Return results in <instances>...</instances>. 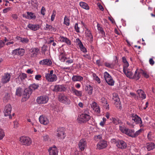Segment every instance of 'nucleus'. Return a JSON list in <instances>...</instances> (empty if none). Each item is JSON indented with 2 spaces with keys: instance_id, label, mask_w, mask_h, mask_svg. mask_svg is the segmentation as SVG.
Wrapping results in <instances>:
<instances>
[{
  "instance_id": "f257e3e1",
  "label": "nucleus",
  "mask_w": 155,
  "mask_h": 155,
  "mask_svg": "<svg viewBox=\"0 0 155 155\" xmlns=\"http://www.w3.org/2000/svg\"><path fill=\"white\" fill-rule=\"evenodd\" d=\"M91 118V116L86 114H82L78 115L77 120L79 123H84L88 121Z\"/></svg>"
},
{
  "instance_id": "f03ea898",
  "label": "nucleus",
  "mask_w": 155,
  "mask_h": 155,
  "mask_svg": "<svg viewBox=\"0 0 155 155\" xmlns=\"http://www.w3.org/2000/svg\"><path fill=\"white\" fill-rule=\"evenodd\" d=\"M20 141L21 144L23 145L28 146L31 144L32 141L28 137L22 136L20 138Z\"/></svg>"
},
{
  "instance_id": "7ed1b4c3",
  "label": "nucleus",
  "mask_w": 155,
  "mask_h": 155,
  "mask_svg": "<svg viewBox=\"0 0 155 155\" xmlns=\"http://www.w3.org/2000/svg\"><path fill=\"white\" fill-rule=\"evenodd\" d=\"M130 117L131 118L132 120H133L136 124H139L140 127L143 126L142 122L140 117H139L137 114H131L130 115Z\"/></svg>"
},
{
  "instance_id": "20e7f679",
  "label": "nucleus",
  "mask_w": 155,
  "mask_h": 155,
  "mask_svg": "<svg viewBox=\"0 0 155 155\" xmlns=\"http://www.w3.org/2000/svg\"><path fill=\"white\" fill-rule=\"evenodd\" d=\"M12 106L9 104H8L5 106L4 110V113L5 116H9V119L12 118V116L11 114L12 111Z\"/></svg>"
},
{
  "instance_id": "39448f33",
  "label": "nucleus",
  "mask_w": 155,
  "mask_h": 155,
  "mask_svg": "<svg viewBox=\"0 0 155 155\" xmlns=\"http://www.w3.org/2000/svg\"><path fill=\"white\" fill-rule=\"evenodd\" d=\"M104 77L106 82L109 85L113 86L114 84V81L112 78L108 73L106 71L104 73Z\"/></svg>"
},
{
  "instance_id": "423d86ee",
  "label": "nucleus",
  "mask_w": 155,
  "mask_h": 155,
  "mask_svg": "<svg viewBox=\"0 0 155 155\" xmlns=\"http://www.w3.org/2000/svg\"><path fill=\"white\" fill-rule=\"evenodd\" d=\"M56 135L58 138H64L65 137L64 129L63 127L58 128Z\"/></svg>"
},
{
  "instance_id": "0eeeda50",
  "label": "nucleus",
  "mask_w": 155,
  "mask_h": 155,
  "mask_svg": "<svg viewBox=\"0 0 155 155\" xmlns=\"http://www.w3.org/2000/svg\"><path fill=\"white\" fill-rule=\"evenodd\" d=\"M58 99L61 102L66 104L70 103V100L65 96L63 94H59L58 95Z\"/></svg>"
},
{
  "instance_id": "6e6552de",
  "label": "nucleus",
  "mask_w": 155,
  "mask_h": 155,
  "mask_svg": "<svg viewBox=\"0 0 155 155\" xmlns=\"http://www.w3.org/2000/svg\"><path fill=\"white\" fill-rule=\"evenodd\" d=\"M116 146L119 148L124 149L127 147V144L126 142L123 140H119L115 142Z\"/></svg>"
},
{
  "instance_id": "1a4fd4ad",
  "label": "nucleus",
  "mask_w": 155,
  "mask_h": 155,
  "mask_svg": "<svg viewBox=\"0 0 155 155\" xmlns=\"http://www.w3.org/2000/svg\"><path fill=\"white\" fill-rule=\"evenodd\" d=\"M48 97L46 96H40L38 97L37 102L38 104H44L48 101Z\"/></svg>"
},
{
  "instance_id": "9d476101",
  "label": "nucleus",
  "mask_w": 155,
  "mask_h": 155,
  "mask_svg": "<svg viewBox=\"0 0 155 155\" xmlns=\"http://www.w3.org/2000/svg\"><path fill=\"white\" fill-rule=\"evenodd\" d=\"M78 146L81 151H84L87 147V142L84 139H81L79 143Z\"/></svg>"
},
{
  "instance_id": "9b49d317",
  "label": "nucleus",
  "mask_w": 155,
  "mask_h": 155,
  "mask_svg": "<svg viewBox=\"0 0 155 155\" xmlns=\"http://www.w3.org/2000/svg\"><path fill=\"white\" fill-rule=\"evenodd\" d=\"M86 30L85 31V35L87 37L88 40L91 43L93 40V36L90 30L87 28H85Z\"/></svg>"
},
{
  "instance_id": "f8f14e48",
  "label": "nucleus",
  "mask_w": 155,
  "mask_h": 155,
  "mask_svg": "<svg viewBox=\"0 0 155 155\" xmlns=\"http://www.w3.org/2000/svg\"><path fill=\"white\" fill-rule=\"evenodd\" d=\"M107 146L106 141L102 140L100 141L97 145V148L99 150L102 149L106 148Z\"/></svg>"
},
{
  "instance_id": "ddd939ff",
  "label": "nucleus",
  "mask_w": 155,
  "mask_h": 155,
  "mask_svg": "<svg viewBox=\"0 0 155 155\" xmlns=\"http://www.w3.org/2000/svg\"><path fill=\"white\" fill-rule=\"evenodd\" d=\"M45 77L46 80L50 82L55 81L57 79L56 75L45 74Z\"/></svg>"
},
{
  "instance_id": "4468645a",
  "label": "nucleus",
  "mask_w": 155,
  "mask_h": 155,
  "mask_svg": "<svg viewBox=\"0 0 155 155\" xmlns=\"http://www.w3.org/2000/svg\"><path fill=\"white\" fill-rule=\"evenodd\" d=\"M32 93L31 90L29 88H26L25 89L23 92V97L25 99V101L29 97Z\"/></svg>"
},
{
  "instance_id": "2eb2a0df",
  "label": "nucleus",
  "mask_w": 155,
  "mask_h": 155,
  "mask_svg": "<svg viewBox=\"0 0 155 155\" xmlns=\"http://www.w3.org/2000/svg\"><path fill=\"white\" fill-rule=\"evenodd\" d=\"M39 119L40 123L44 125H46L49 123L48 119L45 116L41 115L40 116Z\"/></svg>"
},
{
  "instance_id": "dca6fc26",
  "label": "nucleus",
  "mask_w": 155,
  "mask_h": 155,
  "mask_svg": "<svg viewBox=\"0 0 155 155\" xmlns=\"http://www.w3.org/2000/svg\"><path fill=\"white\" fill-rule=\"evenodd\" d=\"M25 53L24 49L21 48H17L13 51L12 53L14 55L22 56Z\"/></svg>"
},
{
  "instance_id": "f3484780",
  "label": "nucleus",
  "mask_w": 155,
  "mask_h": 155,
  "mask_svg": "<svg viewBox=\"0 0 155 155\" xmlns=\"http://www.w3.org/2000/svg\"><path fill=\"white\" fill-rule=\"evenodd\" d=\"M10 78L11 75L9 74L8 73L5 74L2 76V82L3 83H6L10 81Z\"/></svg>"
},
{
  "instance_id": "a211bd4d",
  "label": "nucleus",
  "mask_w": 155,
  "mask_h": 155,
  "mask_svg": "<svg viewBox=\"0 0 155 155\" xmlns=\"http://www.w3.org/2000/svg\"><path fill=\"white\" fill-rule=\"evenodd\" d=\"M71 91L73 94L78 97H81L82 96V91H78L73 87H71Z\"/></svg>"
},
{
  "instance_id": "6ab92c4d",
  "label": "nucleus",
  "mask_w": 155,
  "mask_h": 155,
  "mask_svg": "<svg viewBox=\"0 0 155 155\" xmlns=\"http://www.w3.org/2000/svg\"><path fill=\"white\" fill-rule=\"evenodd\" d=\"M48 151L49 155H58V150L55 146L49 148Z\"/></svg>"
},
{
  "instance_id": "aec40b11",
  "label": "nucleus",
  "mask_w": 155,
  "mask_h": 155,
  "mask_svg": "<svg viewBox=\"0 0 155 155\" xmlns=\"http://www.w3.org/2000/svg\"><path fill=\"white\" fill-rule=\"evenodd\" d=\"M39 49L38 48H31L30 51L31 53H32L31 55V57L34 58L37 57L38 54Z\"/></svg>"
},
{
  "instance_id": "412c9836",
  "label": "nucleus",
  "mask_w": 155,
  "mask_h": 155,
  "mask_svg": "<svg viewBox=\"0 0 155 155\" xmlns=\"http://www.w3.org/2000/svg\"><path fill=\"white\" fill-rule=\"evenodd\" d=\"M28 27L30 30L34 31H35L38 30L40 28V25H33L29 24L27 26Z\"/></svg>"
},
{
  "instance_id": "4be33fe9",
  "label": "nucleus",
  "mask_w": 155,
  "mask_h": 155,
  "mask_svg": "<svg viewBox=\"0 0 155 155\" xmlns=\"http://www.w3.org/2000/svg\"><path fill=\"white\" fill-rule=\"evenodd\" d=\"M39 64L41 65L50 66L52 64V62L50 59H46L40 61Z\"/></svg>"
},
{
  "instance_id": "5701e85b",
  "label": "nucleus",
  "mask_w": 155,
  "mask_h": 155,
  "mask_svg": "<svg viewBox=\"0 0 155 155\" xmlns=\"http://www.w3.org/2000/svg\"><path fill=\"white\" fill-rule=\"evenodd\" d=\"M140 71V69H137L135 72L134 75H133L132 79H134L136 80H138L140 77L141 73Z\"/></svg>"
},
{
  "instance_id": "b1692460",
  "label": "nucleus",
  "mask_w": 155,
  "mask_h": 155,
  "mask_svg": "<svg viewBox=\"0 0 155 155\" xmlns=\"http://www.w3.org/2000/svg\"><path fill=\"white\" fill-rule=\"evenodd\" d=\"M59 39L61 42H64L68 45H70L71 44V41L66 37L61 36L59 38Z\"/></svg>"
},
{
  "instance_id": "393cba45",
  "label": "nucleus",
  "mask_w": 155,
  "mask_h": 155,
  "mask_svg": "<svg viewBox=\"0 0 155 155\" xmlns=\"http://www.w3.org/2000/svg\"><path fill=\"white\" fill-rule=\"evenodd\" d=\"M83 78L80 76L74 75L72 78L73 81H81L83 80Z\"/></svg>"
},
{
  "instance_id": "a878e982",
  "label": "nucleus",
  "mask_w": 155,
  "mask_h": 155,
  "mask_svg": "<svg viewBox=\"0 0 155 155\" xmlns=\"http://www.w3.org/2000/svg\"><path fill=\"white\" fill-rule=\"evenodd\" d=\"M59 59L61 62H64L67 59L65 56V53L64 52H61L59 56Z\"/></svg>"
},
{
  "instance_id": "bb28decb",
  "label": "nucleus",
  "mask_w": 155,
  "mask_h": 155,
  "mask_svg": "<svg viewBox=\"0 0 155 155\" xmlns=\"http://www.w3.org/2000/svg\"><path fill=\"white\" fill-rule=\"evenodd\" d=\"M134 130L127 128L125 134L132 137H134Z\"/></svg>"
},
{
  "instance_id": "cd10ccee",
  "label": "nucleus",
  "mask_w": 155,
  "mask_h": 155,
  "mask_svg": "<svg viewBox=\"0 0 155 155\" xmlns=\"http://www.w3.org/2000/svg\"><path fill=\"white\" fill-rule=\"evenodd\" d=\"M147 149L148 151H150L154 148L155 144L153 143H147Z\"/></svg>"
},
{
  "instance_id": "c85d7f7f",
  "label": "nucleus",
  "mask_w": 155,
  "mask_h": 155,
  "mask_svg": "<svg viewBox=\"0 0 155 155\" xmlns=\"http://www.w3.org/2000/svg\"><path fill=\"white\" fill-rule=\"evenodd\" d=\"M123 72L127 77L132 79L133 74L131 71L127 69Z\"/></svg>"
},
{
  "instance_id": "c756f323",
  "label": "nucleus",
  "mask_w": 155,
  "mask_h": 155,
  "mask_svg": "<svg viewBox=\"0 0 155 155\" xmlns=\"http://www.w3.org/2000/svg\"><path fill=\"white\" fill-rule=\"evenodd\" d=\"M45 30L50 31H55L56 29L53 27L52 26L46 24L45 28Z\"/></svg>"
},
{
  "instance_id": "7c9ffc66",
  "label": "nucleus",
  "mask_w": 155,
  "mask_h": 155,
  "mask_svg": "<svg viewBox=\"0 0 155 155\" xmlns=\"http://www.w3.org/2000/svg\"><path fill=\"white\" fill-rule=\"evenodd\" d=\"M85 89L89 95H91L92 94L93 88L90 85L86 86Z\"/></svg>"
},
{
  "instance_id": "2f4dec72",
  "label": "nucleus",
  "mask_w": 155,
  "mask_h": 155,
  "mask_svg": "<svg viewBox=\"0 0 155 155\" xmlns=\"http://www.w3.org/2000/svg\"><path fill=\"white\" fill-rule=\"evenodd\" d=\"M79 42L78 43V45L79 47L80 48L81 50L84 52H86L87 51L86 49L84 47L82 43L81 42V41L78 39Z\"/></svg>"
},
{
  "instance_id": "473e14b6",
  "label": "nucleus",
  "mask_w": 155,
  "mask_h": 155,
  "mask_svg": "<svg viewBox=\"0 0 155 155\" xmlns=\"http://www.w3.org/2000/svg\"><path fill=\"white\" fill-rule=\"evenodd\" d=\"M64 88L61 85H57L54 86V91H62Z\"/></svg>"
},
{
  "instance_id": "72a5a7b5",
  "label": "nucleus",
  "mask_w": 155,
  "mask_h": 155,
  "mask_svg": "<svg viewBox=\"0 0 155 155\" xmlns=\"http://www.w3.org/2000/svg\"><path fill=\"white\" fill-rule=\"evenodd\" d=\"M111 120L112 122L115 125L121 123V121L117 117H112Z\"/></svg>"
},
{
  "instance_id": "f704fd0d",
  "label": "nucleus",
  "mask_w": 155,
  "mask_h": 155,
  "mask_svg": "<svg viewBox=\"0 0 155 155\" xmlns=\"http://www.w3.org/2000/svg\"><path fill=\"white\" fill-rule=\"evenodd\" d=\"M22 93V90L20 87H17L16 89L15 94L18 96H21Z\"/></svg>"
},
{
  "instance_id": "c9c22d12",
  "label": "nucleus",
  "mask_w": 155,
  "mask_h": 155,
  "mask_svg": "<svg viewBox=\"0 0 155 155\" xmlns=\"http://www.w3.org/2000/svg\"><path fill=\"white\" fill-rule=\"evenodd\" d=\"M80 5L83 8L86 10L89 9V7L88 5L85 2H80Z\"/></svg>"
},
{
  "instance_id": "e433bc0d",
  "label": "nucleus",
  "mask_w": 155,
  "mask_h": 155,
  "mask_svg": "<svg viewBox=\"0 0 155 155\" xmlns=\"http://www.w3.org/2000/svg\"><path fill=\"white\" fill-rule=\"evenodd\" d=\"M10 94L8 93H5V96L3 98V101L5 102H7L10 99Z\"/></svg>"
},
{
  "instance_id": "4c0bfd02",
  "label": "nucleus",
  "mask_w": 155,
  "mask_h": 155,
  "mask_svg": "<svg viewBox=\"0 0 155 155\" xmlns=\"http://www.w3.org/2000/svg\"><path fill=\"white\" fill-rule=\"evenodd\" d=\"M97 28L99 33H101L103 35H105V32L103 30V29L99 24H97Z\"/></svg>"
},
{
  "instance_id": "58836bf2",
  "label": "nucleus",
  "mask_w": 155,
  "mask_h": 155,
  "mask_svg": "<svg viewBox=\"0 0 155 155\" xmlns=\"http://www.w3.org/2000/svg\"><path fill=\"white\" fill-rule=\"evenodd\" d=\"M140 72L146 78H147L149 77V75L147 72L143 71L141 69H140Z\"/></svg>"
},
{
  "instance_id": "ea45409f",
  "label": "nucleus",
  "mask_w": 155,
  "mask_h": 155,
  "mask_svg": "<svg viewBox=\"0 0 155 155\" xmlns=\"http://www.w3.org/2000/svg\"><path fill=\"white\" fill-rule=\"evenodd\" d=\"M39 87V86L38 84H31L30 86V88L31 91L33 90H35L36 89H37L38 87Z\"/></svg>"
},
{
  "instance_id": "a19ab883",
  "label": "nucleus",
  "mask_w": 155,
  "mask_h": 155,
  "mask_svg": "<svg viewBox=\"0 0 155 155\" xmlns=\"http://www.w3.org/2000/svg\"><path fill=\"white\" fill-rule=\"evenodd\" d=\"M27 14L28 16L29 17V19H35L36 18V16L35 15H34V14L33 13L31 12H27Z\"/></svg>"
},
{
  "instance_id": "79ce46f5",
  "label": "nucleus",
  "mask_w": 155,
  "mask_h": 155,
  "mask_svg": "<svg viewBox=\"0 0 155 155\" xmlns=\"http://www.w3.org/2000/svg\"><path fill=\"white\" fill-rule=\"evenodd\" d=\"M104 65L106 67L111 69L114 68V64H110L107 62L105 63Z\"/></svg>"
},
{
  "instance_id": "37998d69",
  "label": "nucleus",
  "mask_w": 155,
  "mask_h": 155,
  "mask_svg": "<svg viewBox=\"0 0 155 155\" xmlns=\"http://www.w3.org/2000/svg\"><path fill=\"white\" fill-rule=\"evenodd\" d=\"M143 130L142 129H140L136 131L135 133H134V137H136L139 135Z\"/></svg>"
},
{
  "instance_id": "c03bdc74",
  "label": "nucleus",
  "mask_w": 155,
  "mask_h": 155,
  "mask_svg": "<svg viewBox=\"0 0 155 155\" xmlns=\"http://www.w3.org/2000/svg\"><path fill=\"white\" fill-rule=\"evenodd\" d=\"M64 24L66 26H69L70 24L69 20V19L65 16L64 18Z\"/></svg>"
},
{
  "instance_id": "a18cd8bd",
  "label": "nucleus",
  "mask_w": 155,
  "mask_h": 155,
  "mask_svg": "<svg viewBox=\"0 0 155 155\" xmlns=\"http://www.w3.org/2000/svg\"><path fill=\"white\" fill-rule=\"evenodd\" d=\"M20 41L24 44L27 43L29 42V40L27 38H21Z\"/></svg>"
},
{
  "instance_id": "49530a36",
  "label": "nucleus",
  "mask_w": 155,
  "mask_h": 155,
  "mask_svg": "<svg viewBox=\"0 0 155 155\" xmlns=\"http://www.w3.org/2000/svg\"><path fill=\"white\" fill-rule=\"evenodd\" d=\"M47 46L45 45H44L41 48V52L44 55L45 54V53L47 50Z\"/></svg>"
},
{
  "instance_id": "de8ad7c7",
  "label": "nucleus",
  "mask_w": 155,
  "mask_h": 155,
  "mask_svg": "<svg viewBox=\"0 0 155 155\" xmlns=\"http://www.w3.org/2000/svg\"><path fill=\"white\" fill-rule=\"evenodd\" d=\"M19 78L21 80L25 79L27 77V75L25 73H23L21 74L19 76Z\"/></svg>"
},
{
  "instance_id": "09e8293b",
  "label": "nucleus",
  "mask_w": 155,
  "mask_h": 155,
  "mask_svg": "<svg viewBox=\"0 0 155 155\" xmlns=\"http://www.w3.org/2000/svg\"><path fill=\"white\" fill-rule=\"evenodd\" d=\"M5 136V134L4 131L0 129V140H2Z\"/></svg>"
},
{
  "instance_id": "8fccbe9b",
  "label": "nucleus",
  "mask_w": 155,
  "mask_h": 155,
  "mask_svg": "<svg viewBox=\"0 0 155 155\" xmlns=\"http://www.w3.org/2000/svg\"><path fill=\"white\" fill-rule=\"evenodd\" d=\"M120 130V131L123 133L125 134L127 128H126L125 127H123L122 126H119Z\"/></svg>"
},
{
  "instance_id": "3c124183",
  "label": "nucleus",
  "mask_w": 155,
  "mask_h": 155,
  "mask_svg": "<svg viewBox=\"0 0 155 155\" xmlns=\"http://www.w3.org/2000/svg\"><path fill=\"white\" fill-rule=\"evenodd\" d=\"M116 107L118 108L121 109L122 108L121 105L120 101L115 102L114 103Z\"/></svg>"
},
{
  "instance_id": "603ef678",
  "label": "nucleus",
  "mask_w": 155,
  "mask_h": 155,
  "mask_svg": "<svg viewBox=\"0 0 155 155\" xmlns=\"http://www.w3.org/2000/svg\"><path fill=\"white\" fill-rule=\"evenodd\" d=\"M93 77H94V78L97 82L98 83H100V80L96 74H93Z\"/></svg>"
},
{
  "instance_id": "864d4df0",
  "label": "nucleus",
  "mask_w": 155,
  "mask_h": 155,
  "mask_svg": "<svg viewBox=\"0 0 155 155\" xmlns=\"http://www.w3.org/2000/svg\"><path fill=\"white\" fill-rule=\"evenodd\" d=\"M74 29L76 31L77 33L80 32V28L78 26V25L77 23H76L75 24V25H74Z\"/></svg>"
},
{
  "instance_id": "5fc2aeb1",
  "label": "nucleus",
  "mask_w": 155,
  "mask_h": 155,
  "mask_svg": "<svg viewBox=\"0 0 155 155\" xmlns=\"http://www.w3.org/2000/svg\"><path fill=\"white\" fill-rule=\"evenodd\" d=\"M101 138H102V136L101 135H96V136H95L94 137V139L97 141H98L99 140L101 139Z\"/></svg>"
},
{
  "instance_id": "6e6d98bb",
  "label": "nucleus",
  "mask_w": 155,
  "mask_h": 155,
  "mask_svg": "<svg viewBox=\"0 0 155 155\" xmlns=\"http://www.w3.org/2000/svg\"><path fill=\"white\" fill-rule=\"evenodd\" d=\"M129 65V63L128 62L124 63V64L123 65V71H124L125 70L127 69V68Z\"/></svg>"
},
{
  "instance_id": "4d7b16f0",
  "label": "nucleus",
  "mask_w": 155,
  "mask_h": 155,
  "mask_svg": "<svg viewBox=\"0 0 155 155\" xmlns=\"http://www.w3.org/2000/svg\"><path fill=\"white\" fill-rule=\"evenodd\" d=\"M101 100L102 105L103 106H105V104L107 102L106 99L105 98L103 97L101 98Z\"/></svg>"
},
{
  "instance_id": "13d9d810",
  "label": "nucleus",
  "mask_w": 155,
  "mask_h": 155,
  "mask_svg": "<svg viewBox=\"0 0 155 155\" xmlns=\"http://www.w3.org/2000/svg\"><path fill=\"white\" fill-rule=\"evenodd\" d=\"M91 106L93 109L96 108L97 107L96 103L94 101L92 102Z\"/></svg>"
},
{
  "instance_id": "bf43d9fd",
  "label": "nucleus",
  "mask_w": 155,
  "mask_h": 155,
  "mask_svg": "<svg viewBox=\"0 0 155 155\" xmlns=\"http://www.w3.org/2000/svg\"><path fill=\"white\" fill-rule=\"evenodd\" d=\"M130 94L135 99H138V96H137L135 93L133 92H130Z\"/></svg>"
},
{
  "instance_id": "052dcab7",
  "label": "nucleus",
  "mask_w": 155,
  "mask_h": 155,
  "mask_svg": "<svg viewBox=\"0 0 155 155\" xmlns=\"http://www.w3.org/2000/svg\"><path fill=\"white\" fill-rule=\"evenodd\" d=\"M96 113L99 114L100 112V108L99 106H97L93 109Z\"/></svg>"
},
{
  "instance_id": "680f3d73",
  "label": "nucleus",
  "mask_w": 155,
  "mask_h": 155,
  "mask_svg": "<svg viewBox=\"0 0 155 155\" xmlns=\"http://www.w3.org/2000/svg\"><path fill=\"white\" fill-rule=\"evenodd\" d=\"M45 9L44 7H42L41 8V14L43 15H44L45 14Z\"/></svg>"
},
{
  "instance_id": "e2e57ef3",
  "label": "nucleus",
  "mask_w": 155,
  "mask_h": 155,
  "mask_svg": "<svg viewBox=\"0 0 155 155\" xmlns=\"http://www.w3.org/2000/svg\"><path fill=\"white\" fill-rule=\"evenodd\" d=\"M56 12L55 11H54L53 12V14L51 16V20L52 21H53L54 18V17L55 15Z\"/></svg>"
},
{
  "instance_id": "0e129e2a",
  "label": "nucleus",
  "mask_w": 155,
  "mask_h": 155,
  "mask_svg": "<svg viewBox=\"0 0 155 155\" xmlns=\"http://www.w3.org/2000/svg\"><path fill=\"white\" fill-rule=\"evenodd\" d=\"M140 97L142 98V99H144L146 97V95L145 94L144 92L143 91V93H142L140 95V96H139Z\"/></svg>"
},
{
  "instance_id": "69168bd1",
  "label": "nucleus",
  "mask_w": 155,
  "mask_h": 155,
  "mask_svg": "<svg viewBox=\"0 0 155 155\" xmlns=\"http://www.w3.org/2000/svg\"><path fill=\"white\" fill-rule=\"evenodd\" d=\"M73 60L69 59V58H68V60L66 61V62L68 64H71V63H72L73 62Z\"/></svg>"
},
{
  "instance_id": "338daca9",
  "label": "nucleus",
  "mask_w": 155,
  "mask_h": 155,
  "mask_svg": "<svg viewBox=\"0 0 155 155\" xmlns=\"http://www.w3.org/2000/svg\"><path fill=\"white\" fill-rule=\"evenodd\" d=\"M97 5L99 8L101 10L103 11L104 10V8H103V6L101 5V4L98 3Z\"/></svg>"
},
{
  "instance_id": "774afa93",
  "label": "nucleus",
  "mask_w": 155,
  "mask_h": 155,
  "mask_svg": "<svg viewBox=\"0 0 155 155\" xmlns=\"http://www.w3.org/2000/svg\"><path fill=\"white\" fill-rule=\"evenodd\" d=\"M34 154L33 153H31L29 152L25 151L24 152L23 154V155H34Z\"/></svg>"
}]
</instances>
